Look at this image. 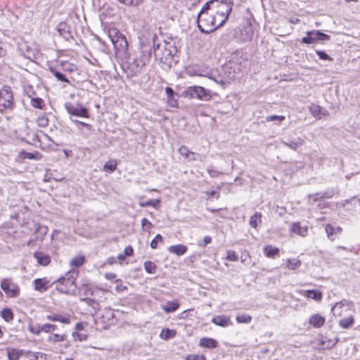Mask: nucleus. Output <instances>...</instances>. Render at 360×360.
Returning <instances> with one entry per match:
<instances>
[{
	"label": "nucleus",
	"instance_id": "obj_1",
	"mask_svg": "<svg viewBox=\"0 0 360 360\" xmlns=\"http://www.w3.org/2000/svg\"><path fill=\"white\" fill-rule=\"evenodd\" d=\"M153 55L156 61L162 65L164 70H169L174 62V55L177 53V47L172 39L156 43L153 46Z\"/></svg>",
	"mask_w": 360,
	"mask_h": 360
},
{
	"label": "nucleus",
	"instance_id": "obj_2",
	"mask_svg": "<svg viewBox=\"0 0 360 360\" xmlns=\"http://www.w3.org/2000/svg\"><path fill=\"white\" fill-rule=\"evenodd\" d=\"M214 14L212 7L206 2L197 16L198 27L201 32L208 34L216 30Z\"/></svg>",
	"mask_w": 360,
	"mask_h": 360
},
{
	"label": "nucleus",
	"instance_id": "obj_3",
	"mask_svg": "<svg viewBox=\"0 0 360 360\" xmlns=\"http://www.w3.org/2000/svg\"><path fill=\"white\" fill-rule=\"evenodd\" d=\"M77 276V271L70 270L53 282V283H56V288L58 291L65 294L76 295L77 288L75 280Z\"/></svg>",
	"mask_w": 360,
	"mask_h": 360
},
{
	"label": "nucleus",
	"instance_id": "obj_4",
	"mask_svg": "<svg viewBox=\"0 0 360 360\" xmlns=\"http://www.w3.org/2000/svg\"><path fill=\"white\" fill-rule=\"evenodd\" d=\"M108 37L117 54L124 55L128 50V42L125 36L117 28H110L108 30Z\"/></svg>",
	"mask_w": 360,
	"mask_h": 360
},
{
	"label": "nucleus",
	"instance_id": "obj_5",
	"mask_svg": "<svg viewBox=\"0 0 360 360\" xmlns=\"http://www.w3.org/2000/svg\"><path fill=\"white\" fill-rule=\"evenodd\" d=\"M13 91L10 86H4L0 90V112H9L14 108Z\"/></svg>",
	"mask_w": 360,
	"mask_h": 360
},
{
	"label": "nucleus",
	"instance_id": "obj_6",
	"mask_svg": "<svg viewBox=\"0 0 360 360\" xmlns=\"http://www.w3.org/2000/svg\"><path fill=\"white\" fill-rule=\"evenodd\" d=\"M138 34L139 42L153 44V46L157 43L156 29L153 25L143 22L142 27L139 30Z\"/></svg>",
	"mask_w": 360,
	"mask_h": 360
},
{
	"label": "nucleus",
	"instance_id": "obj_7",
	"mask_svg": "<svg viewBox=\"0 0 360 360\" xmlns=\"http://www.w3.org/2000/svg\"><path fill=\"white\" fill-rule=\"evenodd\" d=\"M207 4L212 7L214 13H219L227 18L232 11L233 4L232 0H211Z\"/></svg>",
	"mask_w": 360,
	"mask_h": 360
},
{
	"label": "nucleus",
	"instance_id": "obj_8",
	"mask_svg": "<svg viewBox=\"0 0 360 360\" xmlns=\"http://www.w3.org/2000/svg\"><path fill=\"white\" fill-rule=\"evenodd\" d=\"M183 94L185 97L189 98H198L202 101H208L210 98V91L200 86H189Z\"/></svg>",
	"mask_w": 360,
	"mask_h": 360
},
{
	"label": "nucleus",
	"instance_id": "obj_9",
	"mask_svg": "<svg viewBox=\"0 0 360 360\" xmlns=\"http://www.w3.org/2000/svg\"><path fill=\"white\" fill-rule=\"evenodd\" d=\"M115 314L111 308H105L97 314L96 322L103 324V329H108L114 323Z\"/></svg>",
	"mask_w": 360,
	"mask_h": 360
},
{
	"label": "nucleus",
	"instance_id": "obj_10",
	"mask_svg": "<svg viewBox=\"0 0 360 360\" xmlns=\"http://www.w3.org/2000/svg\"><path fill=\"white\" fill-rule=\"evenodd\" d=\"M65 110L70 116L89 118V112L88 109L81 104H73L68 102L65 104Z\"/></svg>",
	"mask_w": 360,
	"mask_h": 360
},
{
	"label": "nucleus",
	"instance_id": "obj_11",
	"mask_svg": "<svg viewBox=\"0 0 360 360\" xmlns=\"http://www.w3.org/2000/svg\"><path fill=\"white\" fill-rule=\"evenodd\" d=\"M330 37L320 30H312L307 32V36L302 39V43L311 44L319 41L329 40Z\"/></svg>",
	"mask_w": 360,
	"mask_h": 360
},
{
	"label": "nucleus",
	"instance_id": "obj_12",
	"mask_svg": "<svg viewBox=\"0 0 360 360\" xmlns=\"http://www.w3.org/2000/svg\"><path fill=\"white\" fill-rule=\"evenodd\" d=\"M146 65L139 59H133L132 61H128L123 65V70L126 72L128 77H133L139 74Z\"/></svg>",
	"mask_w": 360,
	"mask_h": 360
},
{
	"label": "nucleus",
	"instance_id": "obj_13",
	"mask_svg": "<svg viewBox=\"0 0 360 360\" xmlns=\"http://www.w3.org/2000/svg\"><path fill=\"white\" fill-rule=\"evenodd\" d=\"M139 48L141 52L139 59L143 62V64L146 65L149 63L153 53V44L139 42Z\"/></svg>",
	"mask_w": 360,
	"mask_h": 360
},
{
	"label": "nucleus",
	"instance_id": "obj_14",
	"mask_svg": "<svg viewBox=\"0 0 360 360\" xmlns=\"http://www.w3.org/2000/svg\"><path fill=\"white\" fill-rule=\"evenodd\" d=\"M1 288L5 292L7 296L10 297H15L19 294L18 286L11 283L9 279L4 278L1 282Z\"/></svg>",
	"mask_w": 360,
	"mask_h": 360
},
{
	"label": "nucleus",
	"instance_id": "obj_15",
	"mask_svg": "<svg viewBox=\"0 0 360 360\" xmlns=\"http://www.w3.org/2000/svg\"><path fill=\"white\" fill-rule=\"evenodd\" d=\"M46 340L48 342L52 344L65 342V344L63 346L65 349L68 348L70 346V342L68 340V335L65 333L60 334L55 333H51L49 335ZM60 347H62V346Z\"/></svg>",
	"mask_w": 360,
	"mask_h": 360
},
{
	"label": "nucleus",
	"instance_id": "obj_16",
	"mask_svg": "<svg viewBox=\"0 0 360 360\" xmlns=\"http://www.w3.org/2000/svg\"><path fill=\"white\" fill-rule=\"evenodd\" d=\"M34 290L39 292H44L51 285L49 281L46 278H36L34 280Z\"/></svg>",
	"mask_w": 360,
	"mask_h": 360
},
{
	"label": "nucleus",
	"instance_id": "obj_17",
	"mask_svg": "<svg viewBox=\"0 0 360 360\" xmlns=\"http://www.w3.org/2000/svg\"><path fill=\"white\" fill-rule=\"evenodd\" d=\"M37 262L41 266H47L51 262V257L43 252L36 251L33 254Z\"/></svg>",
	"mask_w": 360,
	"mask_h": 360
},
{
	"label": "nucleus",
	"instance_id": "obj_18",
	"mask_svg": "<svg viewBox=\"0 0 360 360\" xmlns=\"http://www.w3.org/2000/svg\"><path fill=\"white\" fill-rule=\"evenodd\" d=\"M211 321L214 325L221 327H226L232 324L230 317L226 316H215Z\"/></svg>",
	"mask_w": 360,
	"mask_h": 360
},
{
	"label": "nucleus",
	"instance_id": "obj_19",
	"mask_svg": "<svg viewBox=\"0 0 360 360\" xmlns=\"http://www.w3.org/2000/svg\"><path fill=\"white\" fill-rule=\"evenodd\" d=\"M46 319L51 321L60 322L63 324H69L70 323V315H61L58 314H51L46 316Z\"/></svg>",
	"mask_w": 360,
	"mask_h": 360
},
{
	"label": "nucleus",
	"instance_id": "obj_20",
	"mask_svg": "<svg viewBox=\"0 0 360 360\" xmlns=\"http://www.w3.org/2000/svg\"><path fill=\"white\" fill-rule=\"evenodd\" d=\"M309 110L311 115L317 119H321L322 117L328 115V111L318 105H311L309 108Z\"/></svg>",
	"mask_w": 360,
	"mask_h": 360
},
{
	"label": "nucleus",
	"instance_id": "obj_21",
	"mask_svg": "<svg viewBox=\"0 0 360 360\" xmlns=\"http://www.w3.org/2000/svg\"><path fill=\"white\" fill-rule=\"evenodd\" d=\"M290 231L300 236L304 237L308 233V226H302L300 222H295L292 224Z\"/></svg>",
	"mask_w": 360,
	"mask_h": 360
},
{
	"label": "nucleus",
	"instance_id": "obj_22",
	"mask_svg": "<svg viewBox=\"0 0 360 360\" xmlns=\"http://www.w3.org/2000/svg\"><path fill=\"white\" fill-rule=\"evenodd\" d=\"M6 352L8 360H19L24 354V350L13 347H7Z\"/></svg>",
	"mask_w": 360,
	"mask_h": 360
},
{
	"label": "nucleus",
	"instance_id": "obj_23",
	"mask_svg": "<svg viewBox=\"0 0 360 360\" xmlns=\"http://www.w3.org/2000/svg\"><path fill=\"white\" fill-rule=\"evenodd\" d=\"M70 30V26L65 22H60L57 26V30L60 35L65 39H68L72 37Z\"/></svg>",
	"mask_w": 360,
	"mask_h": 360
},
{
	"label": "nucleus",
	"instance_id": "obj_24",
	"mask_svg": "<svg viewBox=\"0 0 360 360\" xmlns=\"http://www.w3.org/2000/svg\"><path fill=\"white\" fill-rule=\"evenodd\" d=\"M217 341L213 338H202L200 340L199 346L201 347L208 348V349H214L217 347Z\"/></svg>",
	"mask_w": 360,
	"mask_h": 360
},
{
	"label": "nucleus",
	"instance_id": "obj_25",
	"mask_svg": "<svg viewBox=\"0 0 360 360\" xmlns=\"http://www.w3.org/2000/svg\"><path fill=\"white\" fill-rule=\"evenodd\" d=\"M187 250V247L182 244L171 245L168 248V251L170 253L176 255L178 256H181L184 255L186 252Z\"/></svg>",
	"mask_w": 360,
	"mask_h": 360
},
{
	"label": "nucleus",
	"instance_id": "obj_26",
	"mask_svg": "<svg viewBox=\"0 0 360 360\" xmlns=\"http://www.w3.org/2000/svg\"><path fill=\"white\" fill-rule=\"evenodd\" d=\"M309 323L314 328H320L324 324L325 319L320 314H314L310 316Z\"/></svg>",
	"mask_w": 360,
	"mask_h": 360
},
{
	"label": "nucleus",
	"instance_id": "obj_27",
	"mask_svg": "<svg viewBox=\"0 0 360 360\" xmlns=\"http://www.w3.org/2000/svg\"><path fill=\"white\" fill-rule=\"evenodd\" d=\"M19 157L23 160H39L42 158V155L39 152L29 153L25 150H22L19 153Z\"/></svg>",
	"mask_w": 360,
	"mask_h": 360
},
{
	"label": "nucleus",
	"instance_id": "obj_28",
	"mask_svg": "<svg viewBox=\"0 0 360 360\" xmlns=\"http://www.w3.org/2000/svg\"><path fill=\"white\" fill-rule=\"evenodd\" d=\"M34 231L37 235L36 238L42 240L43 238L46 235L48 232V228L46 226L41 225L40 224H34Z\"/></svg>",
	"mask_w": 360,
	"mask_h": 360
},
{
	"label": "nucleus",
	"instance_id": "obj_29",
	"mask_svg": "<svg viewBox=\"0 0 360 360\" xmlns=\"http://www.w3.org/2000/svg\"><path fill=\"white\" fill-rule=\"evenodd\" d=\"M262 214L260 212H256L250 219V225L251 227L254 229H257L258 226L262 223Z\"/></svg>",
	"mask_w": 360,
	"mask_h": 360
},
{
	"label": "nucleus",
	"instance_id": "obj_30",
	"mask_svg": "<svg viewBox=\"0 0 360 360\" xmlns=\"http://www.w3.org/2000/svg\"><path fill=\"white\" fill-rule=\"evenodd\" d=\"M179 304L176 301L167 302L166 304L162 306V309L166 313H172L178 309Z\"/></svg>",
	"mask_w": 360,
	"mask_h": 360
},
{
	"label": "nucleus",
	"instance_id": "obj_31",
	"mask_svg": "<svg viewBox=\"0 0 360 360\" xmlns=\"http://www.w3.org/2000/svg\"><path fill=\"white\" fill-rule=\"evenodd\" d=\"M176 332L175 330L164 328L162 330L160 337L162 340H168L175 337Z\"/></svg>",
	"mask_w": 360,
	"mask_h": 360
},
{
	"label": "nucleus",
	"instance_id": "obj_32",
	"mask_svg": "<svg viewBox=\"0 0 360 360\" xmlns=\"http://www.w3.org/2000/svg\"><path fill=\"white\" fill-rule=\"evenodd\" d=\"M264 254L270 258H274L275 256L278 255L279 249L272 245H267L264 249Z\"/></svg>",
	"mask_w": 360,
	"mask_h": 360
},
{
	"label": "nucleus",
	"instance_id": "obj_33",
	"mask_svg": "<svg viewBox=\"0 0 360 360\" xmlns=\"http://www.w3.org/2000/svg\"><path fill=\"white\" fill-rule=\"evenodd\" d=\"M80 300L84 302L88 306L91 307L94 312H96L99 309V303L95 299L90 298L89 297H81Z\"/></svg>",
	"mask_w": 360,
	"mask_h": 360
},
{
	"label": "nucleus",
	"instance_id": "obj_34",
	"mask_svg": "<svg viewBox=\"0 0 360 360\" xmlns=\"http://www.w3.org/2000/svg\"><path fill=\"white\" fill-rule=\"evenodd\" d=\"M307 298L313 299L316 301H320L322 299V293L317 290H309L305 292Z\"/></svg>",
	"mask_w": 360,
	"mask_h": 360
},
{
	"label": "nucleus",
	"instance_id": "obj_35",
	"mask_svg": "<svg viewBox=\"0 0 360 360\" xmlns=\"http://www.w3.org/2000/svg\"><path fill=\"white\" fill-rule=\"evenodd\" d=\"M304 141L301 138H297L294 141H290L289 142L283 141V144L290 148L296 150L297 148L301 146L303 144Z\"/></svg>",
	"mask_w": 360,
	"mask_h": 360
},
{
	"label": "nucleus",
	"instance_id": "obj_36",
	"mask_svg": "<svg viewBox=\"0 0 360 360\" xmlns=\"http://www.w3.org/2000/svg\"><path fill=\"white\" fill-rule=\"evenodd\" d=\"M333 195L332 193H328L326 192H319L314 194H309V198L312 199L313 201L316 202L319 200V199H323V198H330Z\"/></svg>",
	"mask_w": 360,
	"mask_h": 360
},
{
	"label": "nucleus",
	"instance_id": "obj_37",
	"mask_svg": "<svg viewBox=\"0 0 360 360\" xmlns=\"http://www.w3.org/2000/svg\"><path fill=\"white\" fill-rule=\"evenodd\" d=\"M354 323L353 316H349L340 320L339 325L341 328L347 329L350 328Z\"/></svg>",
	"mask_w": 360,
	"mask_h": 360
},
{
	"label": "nucleus",
	"instance_id": "obj_38",
	"mask_svg": "<svg viewBox=\"0 0 360 360\" xmlns=\"http://www.w3.org/2000/svg\"><path fill=\"white\" fill-rule=\"evenodd\" d=\"M213 16L215 18V20H214V25H216V30L221 26H223L224 25V23L226 22V21L228 20L227 18H226L225 16H224L223 15H221L219 13H215L214 15H213Z\"/></svg>",
	"mask_w": 360,
	"mask_h": 360
},
{
	"label": "nucleus",
	"instance_id": "obj_39",
	"mask_svg": "<svg viewBox=\"0 0 360 360\" xmlns=\"http://www.w3.org/2000/svg\"><path fill=\"white\" fill-rule=\"evenodd\" d=\"M84 262H85V257L83 255H78V256L75 257L74 258H72L70 260V264L72 266L79 267L82 265H83Z\"/></svg>",
	"mask_w": 360,
	"mask_h": 360
},
{
	"label": "nucleus",
	"instance_id": "obj_40",
	"mask_svg": "<svg viewBox=\"0 0 360 360\" xmlns=\"http://www.w3.org/2000/svg\"><path fill=\"white\" fill-rule=\"evenodd\" d=\"M50 71L55 76V77L60 82L70 83L69 79L60 71L56 70V69L51 68Z\"/></svg>",
	"mask_w": 360,
	"mask_h": 360
},
{
	"label": "nucleus",
	"instance_id": "obj_41",
	"mask_svg": "<svg viewBox=\"0 0 360 360\" xmlns=\"http://www.w3.org/2000/svg\"><path fill=\"white\" fill-rule=\"evenodd\" d=\"M145 271L150 274H155L157 266L155 264L150 261H146L143 264Z\"/></svg>",
	"mask_w": 360,
	"mask_h": 360
},
{
	"label": "nucleus",
	"instance_id": "obj_42",
	"mask_svg": "<svg viewBox=\"0 0 360 360\" xmlns=\"http://www.w3.org/2000/svg\"><path fill=\"white\" fill-rule=\"evenodd\" d=\"M1 317L5 321L10 322L13 319L14 316L11 309L5 308L1 311Z\"/></svg>",
	"mask_w": 360,
	"mask_h": 360
},
{
	"label": "nucleus",
	"instance_id": "obj_43",
	"mask_svg": "<svg viewBox=\"0 0 360 360\" xmlns=\"http://www.w3.org/2000/svg\"><path fill=\"white\" fill-rule=\"evenodd\" d=\"M301 266L300 260L293 258L287 260V266L289 269L295 270Z\"/></svg>",
	"mask_w": 360,
	"mask_h": 360
},
{
	"label": "nucleus",
	"instance_id": "obj_44",
	"mask_svg": "<svg viewBox=\"0 0 360 360\" xmlns=\"http://www.w3.org/2000/svg\"><path fill=\"white\" fill-rule=\"evenodd\" d=\"M160 203V200L159 199H153V200H148L146 202H140L139 205L141 207H157Z\"/></svg>",
	"mask_w": 360,
	"mask_h": 360
},
{
	"label": "nucleus",
	"instance_id": "obj_45",
	"mask_svg": "<svg viewBox=\"0 0 360 360\" xmlns=\"http://www.w3.org/2000/svg\"><path fill=\"white\" fill-rule=\"evenodd\" d=\"M117 168V162L115 160H109L103 166L104 170L112 172Z\"/></svg>",
	"mask_w": 360,
	"mask_h": 360
},
{
	"label": "nucleus",
	"instance_id": "obj_46",
	"mask_svg": "<svg viewBox=\"0 0 360 360\" xmlns=\"http://www.w3.org/2000/svg\"><path fill=\"white\" fill-rule=\"evenodd\" d=\"M236 321L239 323H248L251 322L252 316L246 314L238 315L236 316Z\"/></svg>",
	"mask_w": 360,
	"mask_h": 360
},
{
	"label": "nucleus",
	"instance_id": "obj_47",
	"mask_svg": "<svg viewBox=\"0 0 360 360\" xmlns=\"http://www.w3.org/2000/svg\"><path fill=\"white\" fill-rule=\"evenodd\" d=\"M71 121L75 124V126L77 127L78 129H82V127H85L88 130H90L91 129V125L87 123H85L84 122L70 118Z\"/></svg>",
	"mask_w": 360,
	"mask_h": 360
},
{
	"label": "nucleus",
	"instance_id": "obj_48",
	"mask_svg": "<svg viewBox=\"0 0 360 360\" xmlns=\"http://www.w3.org/2000/svg\"><path fill=\"white\" fill-rule=\"evenodd\" d=\"M204 158H205L204 155L191 151L190 155H189V157H188L187 159L189 161H193V162H195V161L202 162Z\"/></svg>",
	"mask_w": 360,
	"mask_h": 360
},
{
	"label": "nucleus",
	"instance_id": "obj_49",
	"mask_svg": "<svg viewBox=\"0 0 360 360\" xmlns=\"http://www.w3.org/2000/svg\"><path fill=\"white\" fill-rule=\"evenodd\" d=\"M44 104V100L40 98H33L31 99V105L38 109H42Z\"/></svg>",
	"mask_w": 360,
	"mask_h": 360
},
{
	"label": "nucleus",
	"instance_id": "obj_50",
	"mask_svg": "<svg viewBox=\"0 0 360 360\" xmlns=\"http://www.w3.org/2000/svg\"><path fill=\"white\" fill-rule=\"evenodd\" d=\"M120 3L128 6H137L140 5L143 0H117Z\"/></svg>",
	"mask_w": 360,
	"mask_h": 360
},
{
	"label": "nucleus",
	"instance_id": "obj_51",
	"mask_svg": "<svg viewBox=\"0 0 360 360\" xmlns=\"http://www.w3.org/2000/svg\"><path fill=\"white\" fill-rule=\"evenodd\" d=\"M325 229H326V232L327 233L328 238L331 240H335V229L331 225L327 224L326 226Z\"/></svg>",
	"mask_w": 360,
	"mask_h": 360
},
{
	"label": "nucleus",
	"instance_id": "obj_52",
	"mask_svg": "<svg viewBox=\"0 0 360 360\" xmlns=\"http://www.w3.org/2000/svg\"><path fill=\"white\" fill-rule=\"evenodd\" d=\"M37 124L40 127H45L49 124V119L45 115L39 116L37 120Z\"/></svg>",
	"mask_w": 360,
	"mask_h": 360
},
{
	"label": "nucleus",
	"instance_id": "obj_53",
	"mask_svg": "<svg viewBox=\"0 0 360 360\" xmlns=\"http://www.w3.org/2000/svg\"><path fill=\"white\" fill-rule=\"evenodd\" d=\"M72 336L75 341L82 342L87 339V335L79 333L77 331L73 332Z\"/></svg>",
	"mask_w": 360,
	"mask_h": 360
},
{
	"label": "nucleus",
	"instance_id": "obj_54",
	"mask_svg": "<svg viewBox=\"0 0 360 360\" xmlns=\"http://www.w3.org/2000/svg\"><path fill=\"white\" fill-rule=\"evenodd\" d=\"M163 240V238L160 234H157L155 237L150 242V248L153 249L157 248L158 242H162Z\"/></svg>",
	"mask_w": 360,
	"mask_h": 360
},
{
	"label": "nucleus",
	"instance_id": "obj_55",
	"mask_svg": "<svg viewBox=\"0 0 360 360\" xmlns=\"http://www.w3.org/2000/svg\"><path fill=\"white\" fill-rule=\"evenodd\" d=\"M28 330L30 333L36 335H39L40 333H41V330L40 329V324H38L36 326H34L32 324H29Z\"/></svg>",
	"mask_w": 360,
	"mask_h": 360
},
{
	"label": "nucleus",
	"instance_id": "obj_56",
	"mask_svg": "<svg viewBox=\"0 0 360 360\" xmlns=\"http://www.w3.org/2000/svg\"><path fill=\"white\" fill-rule=\"evenodd\" d=\"M226 259L231 262H237L238 260V256L233 250L227 251Z\"/></svg>",
	"mask_w": 360,
	"mask_h": 360
},
{
	"label": "nucleus",
	"instance_id": "obj_57",
	"mask_svg": "<svg viewBox=\"0 0 360 360\" xmlns=\"http://www.w3.org/2000/svg\"><path fill=\"white\" fill-rule=\"evenodd\" d=\"M178 152L186 158H188L189 157L191 151L188 150V148L185 146H181Z\"/></svg>",
	"mask_w": 360,
	"mask_h": 360
},
{
	"label": "nucleus",
	"instance_id": "obj_58",
	"mask_svg": "<svg viewBox=\"0 0 360 360\" xmlns=\"http://www.w3.org/2000/svg\"><path fill=\"white\" fill-rule=\"evenodd\" d=\"M316 53L319 56V58L321 60L330 61L333 60V58L323 51H316Z\"/></svg>",
	"mask_w": 360,
	"mask_h": 360
},
{
	"label": "nucleus",
	"instance_id": "obj_59",
	"mask_svg": "<svg viewBox=\"0 0 360 360\" xmlns=\"http://www.w3.org/2000/svg\"><path fill=\"white\" fill-rule=\"evenodd\" d=\"M285 120V117L283 115H269L266 117V120L267 122H271V121H278L281 122Z\"/></svg>",
	"mask_w": 360,
	"mask_h": 360
},
{
	"label": "nucleus",
	"instance_id": "obj_60",
	"mask_svg": "<svg viewBox=\"0 0 360 360\" xmlns=\"http://www.w3.org/2000/svg\"><path fill=\"white\" fill-rule=\"evenodd\" d=\"M141 226L144 230H149L152 228L153 224L146 218L141 219Z\"/></svg>",
	"mask_w": 360,
	"mask_h": 360
},
{
	"label": "nucleus",
	"instance_id": "obj_61",
	"mask_svg": "<svg viewBox=\"0 0 360 360\" xmlns=\"http://www.w3.org/2000/svg\"><path fill=\"white\" fill-rule=\"evenodd\" d=\"M344 302H346L345 300L344 302H337L335 306L332 308V311L334 314H340L339 309H340L344 306Z\"/></svg>",
	"mask_w": 360,
	"mask_h": 360
},
{
	"label": "nucleus",
	"instance_id": "obj_62",
	"mask_svg": "<svg viewBox=\"0 0 360 360\" xmlns=\"http://www.w3.org/2000/svg\"><path fill=\"white\" fill-rule=\"evenodd\" d=\"M25 354L28 358H30L32 360H38L39 359V352L27 351L25 352Z\"/></svg>",
	"mask_w": 360,
	"mask_h": 360
},
{
	"label": "nucleus",
	"instance_id": "obj_63",
	"mask_svg": "<svg viewBox=\"0 0 360 360\" xmlns=\"http://www.w3.org/2000/svg\"><path fill=\"white\" fill-rule=\"evenodd\" d=\"M186 360H206L202 355L190 354L186 356Z\"/></svg>",
	"mask_w": 360,
	"mask_h": 360
},
{
	"label": "nucleus",
	"instance_id": "obj_64",
	"mask_svg": "<svg viewBox=\"0 0 360 360\" xmlns=\"http://www.w3.org/2000/svg\"><path fill=\"white\" fill-rule=\"evenodd\" d=\"M212 242V238L209 236H207L204 238L203 242H200L198 245L201 248H205L207 245L210 244Z\"/></svg>",
	"mask_w": 360,
	"mask_h": 360
}]
</instances>
